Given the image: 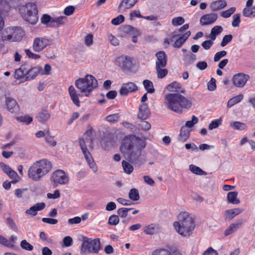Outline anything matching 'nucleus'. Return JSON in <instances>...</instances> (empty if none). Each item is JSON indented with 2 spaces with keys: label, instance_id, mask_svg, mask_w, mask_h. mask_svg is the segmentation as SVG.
Segmentation results:
<instances>
[{
  "label": "nucleus",
  "instance_id": "nucleus-1",
  "mask_svg": "<svg viewBox=\"0 0 255 255\" xmlns=\"http://www.w3.org/2000/svg\"><path fill=\"white\" fill-rule=\"evenodd\" d=\"M146 146L144 140L137 137L135 141L126 137L123 139L120 147L125 157L135 166H140L145 162L144 155L142 150Z\"/></svg>",
  "mask_w": 255,
  "mask_h": 255
},
{
  "label": "nucleus",
  "instance_id": "nucleus-2",
  "mask_svg": "<svg viewBox=\"0 0 255 255\" xmlns=\"http://www.w3.org/2000/svg\"><path fill=\"white\" fill-rule=\"evenodd\" d=\"M178 220L173 223L176 232L183 237L190 236L195 227L194 219L188 212H184L179 214Z\"/></svg>",
  "mask_w": 255,
  "mask_h": 255
},
{
  "label": "nucleus",
  "instance_id": "nucleus-3",
  "mask_svg": "<svg viewBox=\"0 0 255 255\" xmlns=\"http://www.w3.org/2000/svg\"><path fill=\"white\" fill-rule=\"evenodd\" d=\"M166 104L170 110L178 113H182L183 109H189L192 102L178 93L168 94L165 97Z\"/></svg>",
  "mask_w": 255,
  "mask_h": 255
},
{
  "label": "nucleus",
  "instance_id": "nucleus-4",
  "mask_svg": "<svg viewBox=\"0 0 255 255\" xmlns=\"http://www.w3.org/2000/svg\"><path fill=\"white\" fill-rule=\"evenodd\" d=\"M52 168V164L48 160L43 159L35 162L28 170V176L34 181H39Z\"/></svg>",
  "mask_w": 255,
  "mask_h": 255
},
{
  "label": "nucleus",
  "instance_id": "nucleus-5",
  "mask_svg": "<svg viewBox=\"0 0 255 255\" xmlns=\"http://www.w3.org/2000/svg\"><path fill=\"white\" fill-rule=\"evenodd\" d=\"M76 88L84 96L89 97L93 90L98 86L96 79L91 75H87L84 78H80L75 82Z\"/></svg>",
  "mask_w": 255,
  "mask_h": 255
},
{
  "label": "nucleus",
  "instance_id": "nucleus-6",
  "mask_svg": "<svg viewBox=\"0 0 255 255\" xmlns=\"http://www.w3.org/2000/svg\"><path fill=\"white\" fill-rule=\"evenodd\" d=\"M20 12L23 19L31 24H35L38 21V9L34 3L29 2L20 8Z\"/></svg>",
  "mask_w": 255,
  "mask_h": 255
},
{
  "label": "nucleus",
  "instance_id": "nucleus-7",
  "mask_svg": "<svg viewBox=\"0 0 255 255\" xmlns=\"http://www.w3.org/2000/svg\"><path fill=\"white\" fill-rule=\"evenodd\" d=\"M101 242L99 238L94 240L85 238L81 247V252L85 253H98L101 249Z\"/></svg>",
  "mask_w": 255,
  "mask_h": 255
},
{
  "label": "nucleus",
  "instance_id": "nucleus-8",
  "mask_svg": "<svg viewBox=\"0 0 255 255\" xmlns=\"http://www.w3.org/2000/svg\"><path fill=\"white\" fill-rule=\"evenodd\" d=\"M50 180L54 185H64L68 182L69 178L63 170L58 169L52 174Z\"/></svg>",
  "mask_w": 255,
  "mask_h": 255
},
{
  "label": "nucleus",
  "instance_id": "nucleus-9",
  "mask_svg": "<svg viewBox=\"0 0 255 255\" xmlns=\"http://www.w3.org/2000/svg\"><path fill=\"white\" fill-rule=\"evenodd\" d=\"M115 65L123 71H129L133 66L132 59L126 55H121L115 59Z\"/></svg>",
  "mask_w": 255,
  "mask_h": 255
},
{
  "label": "nucleus",
  "instance_id": "nucleus-10",
  "mask_svg": "<svg viewBox=\"0 0 255 255\" xmlns=\"http://www.w3.org/2000/svg\"><path fill=\"white\" fill-rule=\"evenodd\" d=\"M52 40L45 37L35 38L33 42L32 48L36 52L43 51L46 47L51 45Z\"/></svg>",
  "mask_w": 255,
  "mask_h": 255
},
{
  "label": "nucleus",
  "instance_id": "nucleus-11",
  "mask_svg": "<svg viewBox=\"0 0 255 255\" xmlns=\"http://www.w3.org/2000/svg\"><path fill=\"white\" fill-rule=\"evenodd\" d=\"M250 76L243 73H238L234 76L233 83L234 86L239 88L243 87L250 79Z\"/></svg>",
  "mask_w": 255,
  "mask_h": 255
},
{
  "label": "nucleus",
  "instance_id": "nucleus-12",
  "mask_svg": "<svg viewBox=\"0 0 255 255\" xmlns=\"http://www.w3.org/2000/svg\"><path fill=\"white\" fill-rule=\"evenodd\" d=\"M138 89L137 86L133 82H128L122 85L120 90V94L122 96H126L128 93L136 91Z\"/></svg>",
  "mask_w": 255,
  "mask_h": 255
},
{
  "label": "nucleus",
  "instance_id": "nucleus-13",
  "mask_svg": "<svg viewBox=\"0 0 255 255\" xmlns=\"http://www.w3.org/2000/svg\"><path fill=\"white\" fill-rule=\"evenodd\" d=\"M217 18L218 15L216 13L206 14L201 16L200 23L202 26L210 25L215 22Z\"/></svg>",
  "mask_w": 255,
  "mask_h": 255
},
{
  "label": "nucleus",
  "instance_id": "nucleus-14",
  "mask_svg": "<svg viewBox=\"0 0 255 255\" xmlns=\"http://www.w3.org/2000/svg\"><path fill=\"white\" fill-rule=\"evenodd\" d=\"M8 0H0V11L6 13L8 12L11 8V5ZM4 26V20L0 14V31L2 30Z\"/></svg>",
  "mask_w": 255,
  "mask_h": 255
},
{
  "label": "nucleus",
  "instance_id": "nucleus-15",
  "mask_svg": "<svg viewBox=\"0 0 255 255\" xmlns=\"http://www.w3.org/2000/svg\"><path fill=\"white\" fill-rule=\"evenodd\" d=\"M5 104L7 109L11 113H15L19 110L18 105L13 98L8 97L5 98Z\"/></svg>",
  "mask_w": 255,
  "mask_h": 255
},
{
  "label": "nucleus",
  "instance_id": "nucleus-16",
  "mask_svg": "<svg viewBox=\"0 0 255 255\" xmlns=\"http://www.w3.org/2000/svg\"><path fill=\"white\" fill-rule=\"evenodd\" d=\"M137 118L145 120L150 116V112L147 104L143 103L139 106Z\"/></svg>",
  "mask_w": 255,
  "mask_h": 255
},
{
  "label": "nucleus",
  "instance_id": "nucleus-17",
  "mask_svg": "<svg viewBox=\"0 0 255 255\" xmlns=\"http://www.w3.org/2000/svg\"><path fill=\"white\" fill-rule=\"evenodd\" d=\"M31 66L28 64H24L21 67L15 70V78L17 79L25 78Z\"/></svg>",
  "mask_w": 255,
  "mask_h": 255
},
{
  "label": "nucleus",
  "instance_id": "nucleus-18",
  "mask_svg": "<svg viewBox=\"0 0 255 255\" xmlns=\"http://www.w3.org/2000/svg\"><path fill=\"white\" fill-rule=\"evenodd\" d=\"M68 92L69 96L71 98V100L73 103L77 107H80V102L79 99V97L80 96H82L84 95H81L80 94L77 93L76 90L75 88L73 86H70L68 88Z\"/></svg>",
  "mask_w": 255,
  "mask_h": 255
},
{
  "label": "nucleus",
  "instance_id": "nucleus-19",
  "mask_svg": "<svg viewBox=\"0 0 255 255\" xmlns=\"http://www.w3.org/2000/svg\"><path fill=\"white\" fill-rule=\"evenodd\" d=\"M155 56L157 58L156 66H162L165 67L167 64V57L165 53L163 51L157 52Z\"/></svg>",
  "mask_w": 255,
  "mask_h": 255
},
{
  "label": "nucleus",
  "instance_id": "nucleus-20",
  "mask_svg": "<svg viewBox=\"0 0 255 255\" xmlns=\"http://www.w3.org/2000/svg\"><path fill=\"white\" fill-rule=\"evenodd\" d=\"M227 2L225 0H217L211 2L210 8L213 12L217 11L226 7Z\"/></svg>",
  "mask_w": 255,
  "mask_h": 255
},
{
  "label": "nucleus",
  "instance_id": "nucleus-21",
  "mask_svg": "<svg viewBox=\"0 0 255 255\" xmlns=\"http://www.w3.org/2000/svg\"><path fill=\"white\" fill-rule=\"evenodd\" d=\"M191 130L188 129L185 127H182L180 130V133L177 137V140L181 142L186 141L190 136Z\"/></svg>",
  "mask_w": 255,
  "mask_h": 255
},
{
  "label": "nucleus",
  "instance_id": "nucleus-22",
  "mask_svg": "<svg viewBox=\"0 0 255 255\" xmlns=\"http://www.w3.org/2000/svg\"><path fill=\"white\" fill-rule=\"evenodd\" d=\"M160 230V227L159 225L156 224H151L146 226L143 231L147 235H154L158 233Z\"/></svg>",
  "mask_w": 255,
  "mask_h": 255
},
{
  "label": "nucleus",
  "instance_id": "nucleus-23",
  "mask_svg": "<svg viewBox=\"0 0 255 255\" xmlns=\"http://www.w3.org/2000/svg\"><path fill=\"white\" fill-rule=\"evenodd\" d=\"M138 0H122L119 5V8L122 9H129L132 7Z\"/></svg>",
  "mask_w": 255,
  "mask_h": 255
},
{
  "label": "nucleus",
  "instance_id": "nucleus-24",
  "mask_svg": "<svg viewBox=\"0 0 255 255\" xmlns=\"http://www.w3.org/2000/svg\"><path fill=\"white\" fill-rule=\"evenodd\" d=\"M41 70L39 67H31L29 69L28 74L26 75L25 80L29 81L35 78Z\"/></svg>",
  "mask_w": 255,
  "mask_h": 255
},
{
  "label": "nucleus",
  "instance_id": "nucleus-25",
  "mask_svg": "<svg viewBox=\"0 0 255 255\" xmlns=\"http://www.w3.org/2000/svg\"><path fill=\"white\" fill-rule=\"evenodd\" d=\"M50 117V114L48 111L42 110L38 113L36 116V118L40 123H45L47 121Z\"/></svg>",
  "mask_w": 255,
  "mask_h": 255
},
{
  "label": "nucleus",
  "instance_id": "nucleus-26",
  "mask_svg": "<svg viewBox=\"0 0 255 255\" xmlns=\"http://www.w3.org/2000/svg\"><path fill=\"white\" fill-rule=\"evenodd\" d=\"M238 192L236 191L230 192L227 194V200L229 203L233 204H238L240 203V200L237 198Z\"/></svg>",
  "mask_w": 255,
  "mask_h": 255
},
{
  "label": "nucleus",
  "instance_id": "nucleus-27",
  "mask_svg": "<svg viewBox=\"0 0 255 255\" xmlns=\"http://www.w3.org/2000/svg\"><path fill=\"white\" fill-rule=\"evenodd\" d=\"M223 31V28L221 26L216 25L214 26L211 30L209 37L212 40L216 39V35L221 33Z\"/></svg>",
  "mask_w": 255,
  "mask_h": 255
},
{
  "label": "nucleus",
  "instance_id": "nucleus-28",
  "mask_svg": "<svg viewBox=\"0 0 255 255\" xmlns=\"http://www.w3.org/2000/svg\"><path fill=\"white\" fill-rule=\"evenodd\" d=\"M241 223L231 224L230 225V226L225 231V236H227L231 234L232 233L236 231L238 229H239L241 226Z\"/></svg>",
  "mask_w": 255,
  "mask_h": 255
},
{
  "label": "nucleus",
  "instance_id": "nucleus-29",
  "mask_svg": "<svg viewBox=\"0 0 255 255\" xmlns=\"http://www.w3.org/2000/svg\"><path fill=\"white\" fill-rule=\"evenodd\" d=\"M144 89L147 93L153 94L155 92V89L153 83L149 80H144L142 82Z\"/></svg>",
  "mask_w": 255,
  "mask_h": 255
},
{
  "label": "nucleus",
  "instance_id": "nucleus-30",
  "mask_svg": "<svg viewBox=\"0 0 255 255\" xmlns=\"http://www.w3.org/2000/svg\"><path fill=\"white\" fill-rule=\"evenodd\" d=\"M243 98V95L240 94L230 99L227 103V108H231L234 105L239 103Z\"/></svg>",
  "mask_w": 255,
  "mask_h": 255
},
{
  "label": "nucleus",
  "instance_id": "nucleus-31",
  "mask_svg": "<svg viewBox=\"0 0 255 255\" xmlns=\"http://www.w3.org/2000/svg\"><path fill=\"white\" fill-rule=\"evenodd\" d=\"M181 88L180 84L177 82H173L170 84H169L167 86V90L170 92H183V91L180 90Z\"/></svg>",
  "mask_w": 255,
  "mask_h": 255
},
{
  "label": "nucleus",
  "instance_id": "nucleus-32",
  "mask_svg": "<svg viewBox=\"0 0 255 255\" xmlns=\"http://www.w3.org/2000/svg\"><path fill=\"white\" fill-rule=\"evenodd\" d=\"M236 10L235 7H231L228 9L221 11L220 13V16L224 18L230 17Z\"/></svg>",
  "mask_w": 255,
  "mask_h": 255
},
{
  "label": "nucleus",
  "instance_id": "nucleus-33",
  "mask_svg": "<svg viewBox=\"0 0 255 255\" xmlns=\"http://www.w3.org/2000/svg\"><path fill=\"white\" fill-rule=\"evenodd\" d=\"M128 197L130 200L133 201L138 200L140 196L137 189L135 188L130 189L128 193Z\"/></svg>",
  "mask_w": 255,
  "mask_h": 255
},
{
  "label": "nucleus",
  "instance_id": "nucleus-34",
  "mask_svg": "<svg viewBox=\"0 0 255 255\" xmlns=\"http://www.w3.org/2000/svg\"><path fill=\"white\" fill-rule=\"evenodd\" d=\"M157 76L159 79L165 77L168 73V70L162 66H156Z\"/></svg>",
  "mask_w": 255,
  "mask_h": 255
},
{
  "label": "nucleus",
  "instance_id": "nucleus-35",
  "mask_svg": "<svg viewBox=\"0 0 255 255\" xmlns=\"http://www.w3.org/2000/svg\"><path fill=\"white\" fill-rule=\"evenodd\" d=\"M122 125L124 127L129 129L131 131L134 133H137L139 131V128L137 127L128 122H123Z\"/></svg>",
  "mask_w": 255,
  "mask_h": 255
},
{
  "label": "nucleus",
  "instance_id": "nucleus-36",
  "mask_svg": "<svg viewBox=\"0 0 255 255\" xmlns=\"http://www.w3.org/2000/svg\"><path fill=\"white\" fill-rule=\"evenodd\" d=\"M122 163L123 169L125 173L128 174H130L132 173L133 170V167L130 163L125 160H123Z\"/></svg>",
  "mask_w": 255,
  "mask_h": 255
},
{
  "label": "nucleus",
  "instance_id": "nucleus-37",
  "mask_svg": "<svg viewBox=\"0 0 255 255\" xmlns=\"http://www.w3.org/2000/svg\"><path fill=\"white\" fill-rule=\"evenodd\" d=\"M20 246L22 249L27 251H31L33 250V246L26 240H22L20 243Z\"/></svg>",
  "mask_w": 255,
  "mask_h": 255
},
{
  "label": "nucleus",
  "instance_id": "nucleus-38",
  "mask_svg": "<svg viewBox=\"0 0 255 255\" xmlns=\"http://www.w3.org/2000/svg\"><path fill=\"white\" fill-rule=\"evenodd\" d=\"M120 119V116L118 113L110 115L106 118V120L111 123L119 121Z\"/></svg>",
  "mask_w": 255,
  "mask_h": 255
},
{
  "label": "nucleus",
  "instance_id": "nucleus-39",
  "mask_svg": "<svg viewBox=\"0 0 255 255\" xmlns=\"http://www.w3.org/2000/svg\"><path fill=\"white\" fill-rule=\"evenodd\" d=\"M221 124H222L221 118L212 121L208 126V129L209 130H212L214 128H217Z\"/></svg>",
  "mask_w": 255,
  "mask_h": 255
},
{
  "label": "nucleus",
  "instance_id": "nucleus-40",
  "mask_svg": "<svg viewBox=\"0 0 255 255\" xmlns=\"http://www.w3.org/2000/svg\"><path fill=\"white\" fill-rule=\"evenodd\" d=\"M231 126L237 130H244L246 128L247 126L245 124L240 122H234L231 124Z\"/></svg>",
  "mask_w": 255,
  "mask_h": 255
},
{
  "label": "nucleus",
  "instance_id": "nucleus-41",
  "mask_svg": "<svg viewBox=\"0 0 255 255\" xmlns=\"http://www.w3.org/2000/svg\"><path fill=\"white\" fill-rule=\"evenodd\" d=\"M189 170L192 173L197 175H203L204 172L200 167L193 164L189 166Z\"/></svg>",
  "mask_w": 255,
  "mask_h": 255
},
{
  "label": "nucleus",
  "instance_id": "nucleus-42",
  "mask_svg": "<svg viewBox=\"0 0 255 255\" xmlns=\"http://www.w3.org/2000/svg\"><path fill=\"white\" fill-rule=\"evenodd\" d=\"M184 22L185 20L183 17L178 16L173 18L171 21V23L173 26H176L182 24Z\"/></svg>",
  "mask_w": 255,
  "mask_h": 255
},
{
  "label": "nucleus",
  "instance_id": "nucleus-43",
  "mask_svg": "<svg viewBox=\"0 0 255 255\" xmlns=\"http://www.w3.org/2000/svg\"><path fill=\"white\" fill-rule=\"evenodd\" d=\"M125 20V17L123 15H119L112 20L111 23L113 25H118L123 23Z\"/></svg>",
  "mask_w": 255,
  "mask_h": 255
},
{
  "label": "nucleus",
  "instance_id": "nucleus-44",
  "mask_svg": "<svg viewBox=\"0 0 255 255\" xmlns=\"http://www.w3.org/2000/svg\"><path fill=\"white\" fill-rule=\"evenodd\" d=\"M233 39V36L231 34H228L225 35L221 42V46L224 47L227 45L230 42L232 41Z\"/></svg>",
  "mask_w": 255,
  "mask_h": 255
},
{
  "label": "nucleus",
  "instance_id": "nucleus-45",
  "mask_svg": "<svg viewBox=\"0 0 255 255\" xmlns=\"http://www.w3.org/2000/svg\"><path fill=\"white\" fill-rule=\"evenodd\" d=\"M198 122V119L195 116H192L191 120L187 121L184 127H185L186 128H192L195 124H197Z\"/></svg>",
  "mask_w": 255,
  "mask_h": 255
},
{
  "label": "nucleus",
  "instance_id": "nucleus-46",
  "mask_svg": "<svg viewBox=\"0 0 255 255\" xmlns=\"http://www.w3.org/2000/svg\"><path fill=\"white\" fill-rule=\"evenodd\" d=\"M6 224L13 231H16L17 230V227L16 224L14 222L13 220L10 217L6 218Z\"/></svg>",
  "mask_w": 255,
  "mask_h": 255
},
{
  "label": "nucleus",
  "instance_id": "nucleus-47",
  "mask_svg": "<svg viewBox=\"0 0 255 255\" xmlns=\"http://www.w3.org/2000/svg\"><path fill=\"white\" fill-rule=\"evenodd\" d=\"M241 22V18L240 14H235L233 16V21L232 22V25L233 27H238Z\"/></svg>",
  "mask_w": 255,
  "mask_h": 255
},
{
  "label": "nucleus",
  "instance_id": "nucleus-48",
  "mask_svg": "<svg viewBox=\"0 0 255 255\" xmlns=\"http://www.w3.org/2000/svg\"><path fill=\"white\" fill-rule=\"evenodd\" d=\"M0 244L9 248H13L14 246L5 238L0 235Z\"/></svg>",
  "mask_w": 255,
  "mask_h": 255
},
{
  "label": "nucleus",
  "instance_id": "nucleus-49",
  "mask_svg": "<svg viewBox=\"0 0 255 255\" xmlns=\"http://www.w3.org/2000/svg\"><path fill=\"white\" fill-rule=\"evenodd\" d=\"M119 223V218L118 215H112L109 218L108 224L111 225H117Z\"/></svg>",
  "mask_w": 255,
  "mask_h": 255
},
{
  "label": "nucleus",
  "instance_id": "nucleus-50",
  "mask_svg": "<svg viewBox=\"0 0 255 255\" xmlns=\"http://www.w3.org/2000/svg\"><path fill=\"white\" fill-rule=\"evenodd\" d=\"M24 50L27 57L29 58L33 59H38L41 57V56L39 55L33 53L31 50H30L28 49H25Z\"/></svg>",
  "mask_w": 255,
  "mask_h": 255
},
{
  "label": "nucleus",
  "instance_id": "nucleus-51",
  "mask_svg": "<svg viewBox=\"0 0 255 255\" xmlns=\"http://www.w3.org/2000/svg\"><path fill=\"white\" fill-rule=\"evenodd\" d=\"M216 80L214 78H212L209 82L207 83L208 90L210 91H213L216 89Z\"/></svg>",
  "mask_w": 255,
  "mask_h": 255
},
{
  "label": "nucleus",
  "instance_id": "nucleus-52",
  "mask_svg": "<svg viewBox=\"0 0 255 255\" xmlns=\"http://www.w3.org/2000/svg\"><path fill=\"white\" fill-rule=\"evenodd\" d=\"M17 120L20 122L25 123L27 124H29L32 121V118L29 116H24L17 117Z\"/></svg>",
  "mask_w": 255,
  "mask_h": 255
},
{
  "label": "nucleus",
  "instance_id": "nucleus-53",
  "mask_svg": "<svg viewBox=\"0 0 255 255\" xmlns=\"http://www.w3.org/2000/svg\"><path fill=\"white\" fill-rule=\"evenodd\" d=\"M138 126L144 130H148L151 128V125L149 123L144 120L141 121Z\"/></svg>",
  "mask_w": 255,
  "mask_h": 255
},
{
  "label": "nucleus",
  "instance_id": "nucleus-54",
  "mask_svg": "<svg viewBox=\"0 0 255 255\" xmlns=\"http://www.w3.org/2000/svg\"><path fill=\"white\" fill-rule=\"evenodd\" d=\"M227 55V52L225 50H222L217 52L214 58V61L215 62L219 61L222 57Z\"/></svg>",
  "mask_w": 255,
  "mask_h": 255
},
{
  "label": "nucleus",
  "instance_id": "nucleus-55",
  "mask_svg": "<svg viewBox=\"0 0 255 255\" xmlns=\"http://www.w3.org/2000/svg\"><path fill=\"white\" fill-rule=\"evenodd\" d=\"M214 42L212 40H207L203 41L201 46L205 50H209L213 44Z\"/></svg>",
  "mask_w": 255,
  "mask_h": 255
},
{
  "label": "nucleus",
  "instance_id": "nucleus-56",
  "mask_svg": "<svg viewBox=\"0 0 255 255\" xmlns=\"http://www.w3.org/2000/svg\"><path fill=\"white\" fill-rule=\"evenodd\" d=\"M52 18H51L49 15L45 14H43L41 18V21L42 23L44 24H47L49 22L52 23Z\"/></svg>",
  "mask_w": 255,
  "mask_h": 255
},
{
  "label": "nucleus",
  "instance_id": "nucleus-57",
  "mask_svg": "<svg viewBox=\"0 0 255 255\" xmlns=\"http://www.w3.org/2000/svg\"><path fill=\"white\" fill-rule=\"evenodd\" d=\"M152 255H173L169 251L162 249L155 251Z\"/></svg>",
  "mask_w": 255,
  "mask_h": 255
},
{
  "label": "nucleus",
  "instance_id": "nucleus-58",
  "mask_svg": "<svg viewBox=\"0 0 255 255\" xmlns=\"http://www.w3.org/2000/svg\"><path fill=\"white\" fill-rule=\"evenodd\" d=\"M108 39L113 45L116 46L119 45V40L112 34L108 35Z\"/></svg>",
  "mask_w": 255,
  "mask_h": 255
},
{
  "label": "nucleus",
  "instance_id": "nucleus-59",
  "mask_svg": "<svg viewBox=\"0 0 255 255\" xmlns=\"http://www.w3.org/2000/svg\"><path fill=\"white\" fill-rule=\"evenodd\" d=\"M60 196V193L58 190H55L53 194L48 193L47 194V197L48 199H57L59 198Z\"/></svg>",
  "mask_w": 255,
  "mask_h": 255
},
{
  "label": "nucleus",
  "instance_id": "nucleus-60",
  "mask_svg": "<svg viewBox=\"0 0 255 255\" xmlns=\"http://www.w3.org/2000/svg\"><path fill=\"white\" fill-rule=\"evenodd\" d=\"M75 9V8L74 6H68L65 8L64 13L66 15L69 16L74 12Z\"/></svg>",
  "mask_w": 255,
  "mask_h": 255
},
{
  "label": "nucleus",
  "instance_id": "nucleus-61",
  "mask_svg": "<svg viewBox=\"0 0 255 255\" xmlns=\"http://www.w3.org/2000/svg\"><path fill=\"white\" fill-rule=\"evenodd\" d=\"M63 241L64 246L67 247H70L73 244V239L70 236H66L64 237Z\"/></svg>",
  "mask_w": 255,
  "mask_h": 255
},
{
  "label": "nucleus",
  "instance_id": "nucleus-62",
  "mask_svg": "<svg viewBox=\"0 0 255 255\" xmlns=\"http://www.w3.org/2000/svg\"><path fill=\"white\" fill-rule=\"evenodd\" d=\"M42 221L44 223L51 225H55L58 223V220L57 219L49 218H43L42 219Z\"/></svg>",
  "mask_w": 255,
  "mask_h": 255
},
{
  "label": "nucleus",
  "instance_id": "nucleus-63",
  "mask_svg": "<svg viewBox=\"0 0 255 255\" xmlns=\"http://www.w3.org/2000/svg\"><path fill=\"white\" fill-rule=\"evenodd\" d=\"M252 8L253 7H245L243 10V15L246 17L252 16V14H251V12H253Z\"/></svg>",
  "mask_w": 255,
  "mask_h": 255
},
{
  "label": "nucleus",
  "instance_id": "nucleus-64",
  "mask_svg": "<svg viewBox=\"0 0 255 255\" xmlns=\"http://www.w3.org/2000/svg\"><path fill=\"white\" fill-rule=\"evenodd\" d=\"M203 255H218V254L217 252L212 247H209L207 250L204 251Z\"/></svg>",
  "mask_w": 255,
  "mask_h": 255
}]
</instances>
